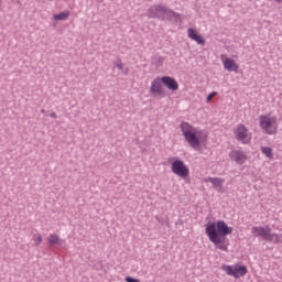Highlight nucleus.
Here are the masks:
<instances>
[{
  "instance_id": "10",
  "label": "nucleus",
  "mask_w": 282,
  "mask_h": 282,
  "mask_svg": "<svg viewBox=\"0 0 282 282\" xmlns=\"http://www.w3.org/2000/svg\"><path fill=\"white\" fill-rule=\"evenodd\" d=\"M161 78L163 85H165L170 89V91H177V89H180V84H177V80H175V78L171 76H163Z\"/></svg>"
},
{
  "instance_id": "1",
  "label": "nucleus",
  "mask_w": 282,
  "mask_h": 282,
  "mask_svg": "<svg viewBox=\"0 0 282 282\" xmlns=\"http://www.w3.org/2000/svg\"><path fill=\"white\" fill-rule=\"evenodd\" d=\"M205 232L209 241L223 252H228V245L226 243V237L232 235V227H229L226 221L218 220L216 223H208L205 225Z\"/></svg>"
},
{
  "instance_id": "23",
  "label": "nucleus",
  "mask_w": 282,
  "mask_h": 282,
  "mask_svg": "<svg viewBox=\"0 0 282 282\" xmlns=\"http://www.w3.org/2000/svg\"><path fill=\"white\" fill-rule=\"evenodd\" d=\"M50 117H51V118H56V112H52V113L50 115Z\"/></svg>"
},
{
  "instance_id": "11",
  "label": "nucleus",
  "mask_w": 282,
  "mask_h": 282,
  "mask_svg": "<svg viewBox=\"0 0 282 282\" xmlns=\"http://www.w3.org/2000/svg\"><path fill=\"white\" fill-rule=\"evenodd\" d=\"M235 134H236V139L239 142H245L246 138H248V128H246L245 124L240 123L238 124Z\"/></svg>"
},
{
  "instance_id": "3",
  "label": "nucleus",
  "mask_w": 282,
  "mask_h": 282,
  "mask_svg": "<svg viewBox=\"0 0 282 282\" xmlns=\"http://www.w3.org/2000/svg\"><path fill=\"white\" fill-rule=\"evenodd\" d=\"M251 235H253V237H260V239L269 241L270 243H282V235L272 234V228H270V226H253L251 228Z\"/></svg>"
},
{
  "instance_id": "18",
  "label": "nucleus",
  "mask_w": 282,
  "mask_h": 282,
  "mask_svg": "<svg viewBox=\"0 0 282 282\" xmlns=\"http://www.w3.org/2000/svg\"><path fill=\"white\" fill-rule=\"evenodd\" d=\"M33 241L35 246H40V243H43V236H41V234H35L33 236Z\"/></svg>"
},
{
  "instance_id": "17",
  "label": "nucleus",
  "mask_w": 282,
  "mask_h": 282,
  "mask_svg": "<svg viewBox=\"0 0 282 282\" xmlns=\"http://www.w3.org/2000/svg\"><path fill=\"white\" fill-rule=\"evenodd\" d=\"M261 153L265 155L269 160H272L274 158V153H272V148L270 147H261L260 148Z\"/></svg>"
},
{
  "instance_id": "15",
  "label": "nucleus",
  "mask_w": 282,
  "mask_h": 282,
  "mask_svg": "<svg viewBox=\"0 0 282 282\" xmlns=\"http://www.w3.org/2000/svg\"><path fill=\"white\" fill-rule=\"evenodd\" d=\"M207 182H210L217 191L224 188V180L220 177H208Z\"/></svg>"
},
{
  "instance_id": "5",
  "label": "nucleus",
  "mask_w": 282,
  "mask_h": 282,
  "mask_svg": "<svg viewBox=\"0 0 282 282\" xmlns=\"http://www.w3.org/2000/svg\"><path fill=\"white\" fill-rule=\"evenodd\" d=\"M259 124L262 131L268 135H276V131H279V121L276 120V117L261 115L259 117Z\"/></svg>"
},
{
  "instance_id": "25",
  "label": "nucleus",
  "mask_w": 282,
  "mask_h": 282,
  "mask_svg": "<svg viewBox=\"0 0 282 282\" xmlns=\"http://www.w3.org/2000/svg\"><path fill=\"white\" fill-rule=\"evenodd\" d=\"M156 221H160V217L156 216Z\"/></svg>"
},
{
  "instance_id": "20",
  "label": "nucleus",
  "mask_w": 282,
  "mask_h": 282,
  "mask_svg": "<svg viewBox=\"0 0 282 282\" xmlns=\"http://www.w3.org/2000/svg\"><path fill=\"white\" fill-rule=\"evenodd\" d=\"M215 96H217V93H212L207 96V102H210V100H213V98H215Z\"/></svg>"
},
{
  "instance_id": "6",
  "label": "nucleus",
  "mask_w": 282,
  "mask_h": 282,
  "mask_svg": "<svg viewBox=\"0 0 282 282\" xmlns=\"http://www.w3.org/2000/svg\"><path fill=\"white\" fill-rule=\"evenodd\" d=\"M223 270L228 276H234V279H240V276H246V274H248V268L246 265L224 264Z\"/></svg>"
},
{
  "instance_id": "14",
  "label": "nucleus",
  "mask_w": 282,
  "mask_h": 282,
  "mask_svg": "<svg viewBox=\"0 0 282 282\" xmlns=\"http://www.w3.org/2000/svg\"><path fill=\"white\" fill-rule=\"evenodd\" d=\"M187 34L189 36V39H192V41H196V43L198 45H205L206 41H204L198 34L197 32L194 31V29H188L187 30Z\"/></svg>"
},
{
  "instance_id": "16",
  "label": "nucleus",
  "mask_w": 282,
  "mask_h": 282,
  "mask_svg": "<svg viewBox=\"0 0 282 282\" xmlns=\"http://www.w3.org/2000/svg\"><path fill=\"white\" fill-rule=\"evenodd\" d=\"M53 18L55 21H67L69 19V13L68 11L61 12V13L54 14Z\"/></svg>"
},
{
  "instance_id": "9",
  "label": "nucleus",
  "mask_w": 282,
  "mask_h": 282,
  "mask_svg": "<svg viewBox=\"0 0 282 282\" xmlns=\"http://www.w3.org/2000/svg\"><path fill=\"white\" fill-rule=\"evenodd\" d=\"M220 61L223 62L224 69H227V72H239V65L235 63V59L226 57V55H220Z\"/></svg>"
},
{
  "instance_id": "22",
  "label": "nucleus",
  "mask_w": 282,
  "mask_h": 282,
  "mask_svg": "<svg viewBox=\"0 0 282 282\" xmlns=\"http://www.w3.org/2000/svg\"><path fill=\"white\" fill-rule=\"evenodd\" d=\"M121 72H122V74L128 75V74H129V68H126V69H124V68H122V70H121Z\"/></svg>"
},
{
  "instance_id": "24",
  "label": "nucleus",
  "mask_w": 282,
  "mask_h": 282,
  "mask_svg": "<svg viewBox=\"0 0 282 282\" xmlns=\"http://www.w3.org/2000/svg\"><path fill=\"white\" fill-rule=\"evenodd\" d=\"M41 113H45V109H42V110H41Z\"/></svg>"
},
{
  "instance_id": "13",
  "label": "nucleus",
  "mask_w": 282,
  "mask_h": 282,
  "mask_svg": "<svg viewBox=\"0 0 282 282\" xmlns=\"http://www.w3.org/2000/svg\"><path fill=\"white\" fill-rule=\"evenodd\" d=\"M47 241L50 248H54V246H61L63 243V239H61L56 234H50Z\"/></svg>"
},
{
  "instance_id": "7",
  "label": "nucleus",
  "mask_w": 282,
  "mask_h": 282,
  "mask_svg": "<svg viewBox=\"0 0 282 282\" xmlns=\"http://www.w3.org/2000/svg\"><path fill=\"white\" fill-rule=\"evenodd\" d=\"M171 171L174 173V175H177V177H188L191 171L188 170V166H186V163L182 160H174L171 165Z\"/></svg>"
},
{
  "instance_id": "19",
  "label": "nucleus",
  "mask_w": 282,
  "mask_h": 282,
  "mask_svg": "<svg viewBox=\"0 0 282 282\" xmlns=\"http://www.w3.org/2000/svg\"><path fill=\"white\" fill-rule=\"evenodd\" d=\"M115 67H117L119 72H122V69H124V64L122 63V61L118 59L117 62H115Z\"/></svg>"
},
{
  "instance_id": "2",
  "label": "nucleus",
  "mask_w": 282,
  "mask_h": 282,
  "mask_svg": "<svg viewBox=\"0 0 282 282\" xmlns=\"http://www.w3.org/2000/svg\"><path fill=\"white\" fill-rule=\"evenodd\" d=\"M180 129L185 138V142L188 143L194 151H197V149L202 147V130H197V128L186 121L181 122Z\"/></svg>"
},
{
  "instance_id": "8",
  "label": "nucleus",
  "mask_w": 282,
  "mask_h": 282,
  "mask_svg": "<svg viewBox=\"0 0 282 282\" xmlns=\"http://www.w3.org/2000/svg\"><path fill=\"white\" fill-rule=\"evenodd\" d=\"M150 93L154 96H164V83L162 77H156L151 82Z\"/></svg>"
},
{
  "instance_id": "4",
  "label": "nucleus",
  "mask_w": 282,
  "mask_h": 282,
  "mask_svg": "<svg viewBox=\"0 0 282 282\" xmlns=\"http://www.w3.org/2000/svg\"><path fill=\"white\" fill-rule=\"evenodd\" d=\"M150 14L153 19H161V21H177L180 13L174 12L164 4H155L150 8Z\"/></svg>"
},
{
  "instance_id": "12",
  "label": "nucleus",
  "mask_w": 282,
  "mask_h": 282,
  "mask_svg": "<svg viewBox=\"0 0 282 282\" xmlns=\"http://www.w3.org/2000/svg\"><path fill=\"white\" fill-rule=\"evenodd\" d=\"M229 158L234 160L236 164H243L246 162V153L239 151V150H234L229 153Z\"/></svg>"
},
{
  "instance_id": "21",
  "label": "nucleus",
  "mask_w": 282,
  "mask_h": 282,
  "mask_svg": "<svg viewBox=\"0 0 282 282\" xmlns=\"http://www.w3.org/2000/svg\"><path fill=\"white\" fill-rule=\"evenodd\" d=\"M126 282H140V280H138L135 278L127 276Z\"/></svg>"
}]
</instances>
